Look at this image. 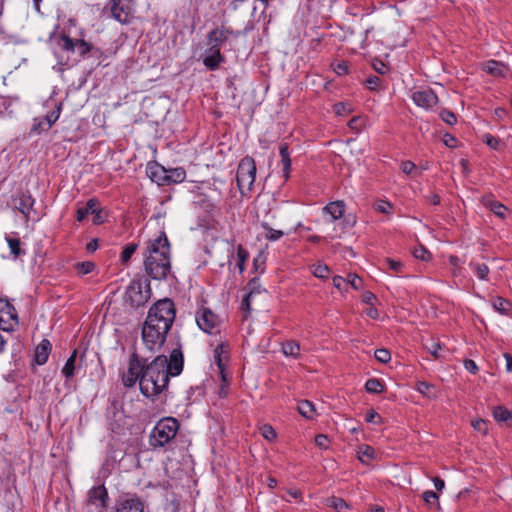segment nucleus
Listing matches in <instances>:
<instances>
[{
	"mask_svg": "<svg viewBox=\"0 0 512 512\" xmlns=\"http://www.w3.org/2000/svg\"><path fill=\"white\" fill-rule=\"evenodd\" d=\"M183 353L180 348L171 351L169 359L158 355L152 362L145 365L140 378V390L146 397H154L162 393L169 383V378L178 376L183 370Z\"/></svg>",
	"mask_w": 512,
	"mask_h": 512,
	"instance_id": "1",
	"label": "nucleus"
},
{
	"mask_svg": "<svg viewBox=\"0 0 512 512\" xmlns=\"http://www.w3.org/2000/svg\"><path fill=\"white\" fill-rule=\"evenodd\" d=\"M146 273L154 280L166 279L171 271L170 243L165 232L148 242L144 253Z\"/></svg>",
	"mask_w": 512,
	"mask_h": 512,
	"instance_id": "2",
	"label": "nucleus"
},
{
	"mask_svg": "<svg viewBox=\"0 0 512 512\" xmlns=\"http://www.w3.org/2000/svg\"><path fill=\"white\" fill-rule=\"evenodd\" d=\"M176 311L174 303L169 298L157 301L148 311L145 322L169 332L175 320Z\"/></svg>",
	"mask_w": 512,
	"mask_h": 512,
	"instance_id": "3",
	"label": "nucleus"
},
{
	"mask_svg": "<svg viewBox=\"0 0 512 512\" xmlns=\"http://www.w3.org/2000/svg\"><path fill=\"white\" fill-rule=\"evenodd\" d=\"M179 422L172 417H166L157 422L150 434V445L160 448L169 443L177 434Z\"/></svg>",
	"mask_w": 512,
	"mask_h": 512,
	"instance_id": "4",
	"label": "nucleus"
},
{
	"mask_svg": "<svg viewBox=\"0 0 512 512\" xmlns=\"http://www.w3.org/2000/svg\"><path fill=\"white\" fill-rule=\"evenodd\" d=\"M168 332L163 331L161 328L155 327L153 324L147 322L142 326V341L145 347L152 351H158L164 344Z\"/></svg>",
	"mask_w": 512,
	"mask_h": 512,
	"instance_id": "5",
	"label": "nucleus"
},
{
	"mask_svg": "<svg viewBox=\"0 0 512 512\" xmlns=\"http://www.w3.org/2000/svg\"><path fill=\"white\" fill-rule=\"evenodd\" d=\"M256 164L253 158L245 157L241 160L237 169V184L240 190H250L255 181Z\"/></svg>",
	"mask_w": 512,
	"mask_h": 512,
	"instance_id": "6",
	"label": "nucleus"
},
{
	"mask_svg": "<svg viewBox=\"0 0 512 512\" xmlns=\"http://www.w3.org/2000/svg\"><path fill=\"white\" fill-rule=\"evenodd\" d=\"M151 290L149 284L143 290L142 283L139 280L132 281L125 292V302L131 307L137 308L144 305L150 298Z\"/></svg>",
	"mask_w": 512,
	"mask_h": 512,
	"instance_id": "7",
	"label": "nucleus"
},
{
	"mask_svg": "<svg viewBox=\"0 0 512 512\" xmlns=\"http://www.w3.org/2000/svg\"><path fill=\"white\" fill-rule=\"evenodd\" d=\"M145 365L140 362L138 356L134 353L129 361L128 369L122 374V383L125 387L131 388L136 382L140 383Z\"/></svg>",
	"mask_w": 512,
	"mask_h": 512,
	"instance_id": "8",
	"label": "nucleus"
},
{
	"mask_svg": "<svg viewBox=\"0 0 512 512\" xmlns=\"http://www.w3.org/2000/svg\"><path fill=\"white\" fill-rule=\"evenodd\" d=\"M144 501L136 494L120 496L115 503L116 512H144Z\"/></svg>",
	"mask_w": 512,
	"mask_h": 512,
	"instance_id": "9",
	"label": "nucleus"
},
{
	"mask_svg": "<svg viewBox=\"0 0 512 512\" xmlns=\"http://www.w3.org/2000/svg\"><path fill=\"white\" fill-rule=\"evenodd\" d=\"M57 44L63 51H77L82 57H85L93 48V46L85 40H73L67 35H61Z\"/></svg>",
	"mask_w": 512,
	"mask_h": 512,
	"instance_id": "10",
	"label": "nucleus"
},
{
	"mask_svg": "<svg viewBox=\"0 0 512 512\" xmlns=\"http://www.w3.org/2000/svg\"><path fill=\"white\" fill-rule=\"evenodd\" d=\"M196 322L199 328L206 333L214 334L218 332L220 320L218 316L208 308H203L201 313L197 314Z\"/></svg>",
	"mask_w": 512,
	"mask_h": 512,
	"instance_id": "11",
	"label": "nucleus"
},
{
	"mask_svg": "<svg viewBox=\"0 0 512 512\" xmlns=\"http://www.w3.org/2000/svg\"><path fill=\"white\" fill-rule=\"evenodd\" d=\"M15 324H17L15 308L8 301L0 299V329L12 331Z\"/></svg>",
	"mask_w": 512,
	"mask_h": 512,
	"instance_id": "12",
	"label": "nucleus"
},
{
	"mask_svg": "<svg viewBox=\"0 0 512 512\" xmlns=\"http://www.w3.org/2000/svg\"><path fill=\"white\" fill-rule=\"evenodd\" d=\"M132 0H110L111 17L120 23H128L131 14Z\"/></svg>",
	"mask_w": 512,
	"mask_h": 512,
	"instance_id": "13",
	"label": "nucleus"
},
{
	"mask_svg": "<svg viewBox=\"0 0 512 512\" xmlns=\"http://www.w3.org/2000/svg\"><path fill=\"white\" fill-rule=\"evenodd\" d=\"M414 103L422 108L429 109L438 102L436 94L431 89L419 90L412 94Z\"/></svg>",
	"mask_w": 512,
	"mask_h": 512,
	"instance_id": "14",
	"label": "nucleus"
},
{
	"mask_svg": "<svg viewBox=\"0 0 512 512\" xmlns=\"http://www.w3.org/2000/svg\"><path fill=\"white\" fill-rule=\"evenodd\" d=\"M108 493L103 485L93 487L88 492V502L97 508H105L108 502Z\"/></svg>",
	"mask_w": 512,
	"mask_h": 512,
	"instance_id": "15",
	"label": "nucleus"
},
{
	"mask_svg": "<svg viewBox=\"0 0 512 512\" xmlns=\"http://www.w3.org/2000/svg\"><path fill=\"white\" fill-rule=\"evenodd\" d=\"M146 173L151 181L158 185L164 186L167 184V169L162 165L156 162H151L147 165Z\"/></svg>",
	"mask_w": 512,
	"mask_h": 512,
	"instance_id": "16",
	"label": "nucleus"
},
{
	"mask_svg": "<svg viewBox=\"0 0 512 512\" xmlns=\"http://www.w3.org/2000/svg\"><path fill=\"white\" fill-rule=\"evenodd\" d=\"M233 32L226 28H215L207 34L206 44L221 48Z\"/></svg>",
	"mask_w": 512,
	"mask_h": 512,
	"instance_id": "17",
	"label": "nucleus"
},
{
	"mask_svg": "<svg viewBox=\"0 0 512 512\" xmlns=\"http://www.w3.org/2000/svg\"><path fill=\"white\" fill-rule=\"evenodd\" d=\"M51 352V343L47 339H43L35 349V361L39 365L47 362Z\"/></svg>",
	"mask_w": 512,
	"mask_h": 512,
	"instance_id": "18",
	"label": "nucleus"
},
{
	"mask_svg": "<svg viewBox=\"0 0 512 512\" xmlns=\"http://www.w3.org/2000/svg\"><path fill=\"white\" fill-rule=\"evenodd\" d=\"M13 202L17 210H19L26 217L29 216V212L34 204V200L30 195L21 194L18 198H15Z\"/></svg>",
	"mask_w": 512,
	"mask_h": 512,
	"instance_id": "19",
	"label": "nucleus"
},
{
	"mask_svg": "<svg viewBox=\"0 0 512 512\" xmlns=\"http://www.w3.org/2000/svg\"><path fill=\"white\" fill-rule=\"evenodd\" d=\"M345 204L343 201L330 202L323 208V212L331 216V220L335 221L343 216Z\"/></svg>",
	"mask_w": 512,
	"mask_h": 512,
	"instance_id": "20",
	"label": "nucleus"
},
{
	"mask_svg": "<svg viewBox=\"0 0 512 512\" xmlns=\"http://www.w3.org/2000/svg\"><path fill=\"white\" fill-rule=\"evenodd\" d=\"M279 153L281 156V163L283 165V174L285 179L289 178L290 169H291V159L288 151V145L286 143H282L279 148Z\"/></svg>",
	"mask_w": 512,
	"mask_h": 512,
	"instance_id": "21",
	"label": "nucleus"
},
{
	"mask_svg": "<svg viewBox=\"0 0 512 512\" xmlns=\"http://www.w3.org/2000/svg\"><path fill=\"white\" fill-rule=\"evenodd\" d=\"M99 205L96 199H90L84 207H80L77 210L76 217L78 221H83L88 215H92L96 211V207Z\"/></svg>",
	"mask_w": 512,
	"mask_h": 512,
	"instance_id": "22",
	"label": "nucleus"
},
{
	"mask_svg": "<svg viewBox=\"0 0 512 512\" xmlns=\"http://www.w3.org/2000/svg\"><path fill=\"white\" fill-rule=\"evenodd\" d=\"M484 71L493 76H503L506 71V66L495 60L487 61L483 66Z\"/></svg>",
	"mask_w": 512,
	"mask_h": 512,
	"instance_id": "23",
	"label": "nucleus"
},
{
	"mask_svg": "<svg viewBox=\"0 0 512 512\" xmlns=\"http://www.w3.org/2000/svg\"><path fill=\"white\" fill-rule=\"evenodd\" d=\"M424 348L435 358L442 359L444 355L441 353L443 350L441 344L432 338L427 339L423 343Z\"/></svg>",
	"mask_w": 512,
	"mask_h": 512,
	"instance_id": "24",
	"label": "nucleus"
},
{
	"mask_svg": "<svg viewBox=\"0 0 512 512\" xmlns=\"http://www.w3.org/2000/svg\"><path fill=\"white\" fill-rule=\"evenodd\" d=\"M358 459L363 464H368L370 460H373L376 456V451L369 445H361L357 450Z\"/></svg>",
	"mask_w": 512,
	"mask_h": 512,
	"instance_id": "25",
	"label": "nucleus"
},
{
	"mask_svg": "<svg viewBox=\"0 0 512 512\" xmlns=\"http://www.w3.org/2000/svg\"><path fill=\"white\" fill-rule=\"evenodd\" d=\"M297 409H298L299 413L307 419H313L316 414L315 406L309 400L300 401L298 403Z\"/></svg>",
	"mask_w": 512,
	"mask_h": 512,
	"instance_id": "26",
	"label": "nucleus"
},
{
	"mask_svg": "<svg viewBox=\"0 0 512 512\" xmlns=\"http://www.w3.org/2000/svg\"><path fill=\"white\" fill-rule=\"evenodd\" d=\"M186 173L183 168H175L167 170V184L181 183L184 181Z\"/></svg>",
	"mask_w": 512,
	"mask_h": 512,
	"instance_id": "27",
	"label": "nucleus"
},
{
	"mask_svg": "<svg viewBox=\"0 0 512 512\" xmlns=\"http://www.w3.org/2000/svg\"><path fill=\"white\" fill-rule=\"evenodd\" d=\"M76 357L77 351L74 350L71 356L67 359L64 367L62 368V373L66 378H70L74 375Z\"/></svg>",
	"mask_w": 512,
	"mask_h": 512,
	"instance_id": "28",
	"label": "nucleus"
},
{
	"mask_svg": "<svg viewBox=\"0 0 512 512\" xmlns=\"http://www.w3.org/2000/svg\"><path fill=\"white\" fill-rule=\"evenodd\" d=\"M203 64L209 69V70H216L221 63L224 62V56H220V59H218L214 55H203Z\"/></svg>",
	"mask_w": 512,
	"mask_h": 512,
	"instance_id": "29",
	"label": "nucleus"
},
{
	"mask_svg": "<svg viewBox=\"0 0 512 512\" xmlns=\"http://www.w3.org/2000/svg\"><path fill=\"white\" fill-rule=\"evenodd\" d=\"M262 228L264 229V237L270 241H276L284 235L283 231L273 229L267 223H263Z\"/></svg>",
	"mask_w": 512,
	"mask_h": 512,
	"instance_id": "30",
	"label": "nucleus"
},
{
	"mask_svg": "<svg viewBox=\"0 0 512 512\" xmlns=\"http://www.w3.org/2000/svg\"><path fill=\"white\" fill-rule=\"evenodd\" d=\"M493 308L501 314H507L511 309V303L502 297H497L493 301Z\"/></svg>",
	"mask_w": 512,
	"mask_h": 512,
	"instance_id": "31",
	"label": "nucleus"
},
{
	"mask_svg": "<svg viewBox=\"0 0 512 512\" xmlns=\"http://www.w3.org/2000/svg\"><path fill=\"white\" fill-rule=\"evenodd\" d=\"M493 416L498 422L511 420L512 413L502 406H497L493 410Z\"/></svg>",
	"mask_w": 512,
	"mask_h": 512,
	"instance_id": "32",
	"label": "nucleus"
},
{
	"mask_svg": "<svg viewBox=\"0 0 512 512\" xmlns=\"http://www.w3.org/2000/svg\"><path fill=\"white\" fill-rule=\"evenodd\" d=\"M282 351L287 356L296 357L299 354L300 346L295 341H287L283 344Z\"/></svg>",
	"mask_w": 512,
	"mask_h": 512,
	"instance_id": "33",
	"label": "nucleus"
},
{
	"mask_svg": "<svg viewBox=\"0 0 512 512\" xmlns=\"http://www.w3.org/2000/svg\"><path fill=\"white\" fill-rule=\"evenodd\" d=\"M327 506L335 509L338 512H343L345 509L348 508V504L345 500L338 497H330L327 499Z\"/></svg>",
	"mask_w": 512,
	"mask_h": 512,
	"instance_id": "34",
	"label": "nucleus"
},
{
	"mask_svg": "<svg viewBox=\"0 0 512 512\" xmlns=\"http://www.w3.org/2000/svg\"><path fill=\"white\" fill-rule=\"evenodd\" d=\"M469 265L475 271L477 277L480 280H486L487 279V276H488V273H489V268H488L487 265L479 264V263H474V262H471Z\"/></svg>",
	"mask_w": 512,
	"mask_h": 512,
	"instance_id": "35",
	"label": "nucleus"
},
{
	"mask_svg": "<svg viewBox=\"0 0 512 512\" xmlns=\"http://www.w3.org/2000/svg\"><path fill=\"white\" fill-rule=\"evenodd\" d=\"M365 388L369 393L378 394L383 391V384L380 380L371 378L366 382Z\"/></svg>",
	"mask_w": 512,
	"mask_h": 512,
	"instance_id": "36",
	"label": "nucleus"
},
{
	"mask_svg": "<svg viewBox=\"0 0 512 512\" xmlns=\"http://www.w3.org/2000/svg\"><path fill=\"white\" fill-rule=\"evenodd\" d=\"M224 352H225V347L222 344L218 345L214 350V359L218 365V368H219L221 374H223V371H224L223 358H222V354ZM222 378H223V380H225L224 375H222Z\"/></svg>",
	"mask_w": 512,
	"mask_h": 512,
	"instance_id": "37",
	"label": "nucleus"
},
{
	"mask_svg": "<svg viewBox=\"0 0 512 512\" xmlns=\"http://www.w3.org/2000/svg\"><path fill=\"white\" fill-rule=\"evenodd\" d=\"M75 269L81 275L91 273L95 269V264L92 261H84L75 264Z\"/></svg>",
	"mask_w": 512,
	"mask_h": 512,
	"instance_id": "38",
	"label": "nucleus"
},
{
	"mask_svg": "<svg viewBox=\"0 0 512 512\" xmlns=\"http://www.w3.org/2000/svg\"><path fill=\"white\" fill-rule=\"evenodd\" d=\"M312 273L315 277L326 279L329 276L330 269L326 264H317L313 267Z\"/></svg>",
	"mask_w": 512,
	"mask_h": 512,
	"instance_id": "39",
	"label": "nucleus"
},
{
	"mask_svg": "<svg viewBox=\"0 0 512 512\" xmlns=\"http://www.w3.org/2000/svg\"><path fill=\"white\" fill-rule=\"evenodd\" d=\"M6 240L9 245L10 252L14 256V258H17L18 256H20L22 253V250L20 247V245H21L20 240L17 238H10V237H7Z\"/></svg>",
	"mask_w": 512,
	"mask_h": 512,
	"instance_id": "40",
	"label": "nucleus"
},
{
	"mask_svg": "<svg viewBox=\"0 0 512 512\" xmlns=\"http://www.w3.org/2000/svg\"><path fill=\"white\" fill-rule=\"evenodd\" d=\"M487 206L498 217H500V218H504L505 217V211H506L507 208L503 204H501L500 202L490 201V202L487 203Z\"/></svg>",
	"mask_w": 512,
	"mask_h": 512,
	"instance_id": "41",
	"label": "nucleus"
},
{
	"mask_svg": "<svg viewBox=\"0 0 512 512\" xmlns=\"http://www.w3.org/2000/svg\"><path fill=\"white\" fill-rule=\"evenodd\" d=\"M59 115H60V107H57L56 110L52 111L51 113H49L48 115L43 117L45 120L44 129H50L52 127V125L58 120Z\"/></svg>",
	"mask_w": 512,
	"mask_h": 512,
	"instance_id": "42",
	"label": "nucleus"
},
{
	"mask_svg": "<svg viewBox=\"0 0 512 512\" xmlns=\"http://www.w3.org/2000/svg\"><path fill=\"white\" fill-rule=\"evenodd\" d=\"M136 249L137 245L134 243H131L124 248V250L121 253V261L123 264H126L130 260L131 256L134 254Z\"/></svg>",
	"mask_w": 512,
	"mask_h": 512,
	"instance_id": "43",
	"label": "nucleus"
},
{
	"mask_svg": "<svg viewBox=\"0 0 512 512\" xmlns=\"http://www.w3.org/2000/svg\"><path fill=\"white\" fill-rule=\"evenodd\" d=\"M374 356L381 363H387L391 359V353L385 348L377 349L374 353Z\"/></svg>",
	"mask_w": 512,
	"mask_h": 512,
	"instance_id": "44",
	"label": "nucleus"
},
{
	"mask_svg": "<svg viewBox=\"0 0 512 512\" xmlns=\"http://www.w3.org/2000/svg\"><path fill=\"white\" fill-rule=\"evenodd\" d=\"M262 436L268 440L272 441L276 438V432L271 425L265 424L260 429Z\"/></svg>",
	"mask_w": 512,
	"mask_h": 512,
	"instance_id": "45",
	"label": "nucleus"
},
{
	"mask_svg": "<svg viewBox=\"0 0 512 512\" xmlns=\"http://www.w3.org/2000/svg\"><path fill=\"white\" fill-rule=\"evenodd\" d=\"M92 215H93V223L95 225L102 224L107 218V212L103 209H100L99 205H97L96 211Z\"/></svg>",
	"mask_w": 512,
	"mask_h": 512,
	"instance_id": "46",
	"label": "nucleus"
},
{
	"mask_svg": "<svg viewBox=\"0 0 512 512\" xmlns=\"http://www.w3.org/2000/svg\"><path fill=\"white\" fill-rule=\"evenodd\" d=\"M347 282L351 285V287L355 290H360L362 288L363 281L356 274H349L347 278Z\"/></svg>",
	"mask_w": 512,
	"mask_h": 512,
	"instance_id": "47",
	"label": "nucleus"
},
{
	"mask_svg": "<svg viewBox=\"0 0 512 512\" xmlns=\"http://www.w3.org/2000/svg\"><path fill=\"white\" fill-rule=\"evenodd\" d=\"M256 293H259V291H255L254 289H252L249 293L245 295L241 302V308L243 310H246L248 312L250 311V303Z\"/></svg>",
	"mask_w": 512,
	"mask_h": 512,
	"instance_id": "48",
	"label": "nucleus"
},
{
	"mask_svg": "<svg viewBox=\"0 0 512 512\" xmlns=\"http://www.w3.org/2000/svg\"><path fill=\"white\" fill-rule=\"evenodd\" d=\"M440 117L448 125H454L457 122L455 114L447 110H443Z\"/></svg>",
	"mask_w": 512,
	"mask_h": 512,
	"instance_id": "49",
	"label": "nucleus"
},
{
	"mask_svg": "<svg viewBox=\"0 0 512 512\" xmlns=\"http://www.w3.org/2000/svg\"><path fill=\"white\" fill-rule=\"evenodd\" d=\"M413 255L416 259L426 261L430 257V253L423 247L420 246L413 251Z\"/></svg>",
	"mask_w": 512,
	"mask_h": 512,
	"instance_id": "50",
	"label": "nucleus"
},
{
	"mask_svg": "<svg viewBox=\"0 0 512 512\" xmlns=\"http://www.w3.org/2000/svg\"><path fill=\"white\" fill-rule=\"evenodd\" d=\"M472 426L473 428L482 433V434H486L487 433V430H488V427H487V422L483 419H477V420H474L472 422Z\"/></svg>",
	"mask_w": 512,
	"mask_h": 512,
	"instance_id": "51",
	"label": "nucleus"
},
{
	"mask_svg": "<svg viewBox=\"0 0 512 512\" xmlns=\"http://www.w3.org/2000/svg\"><path fill=\"white\" fill-rule=\"evenodd\" d=\"M237 257L239 259L238 267H239L240 272H242L244 269V262L248 257V253L246 252V250L244 248L239 246L237 249Z\"/></svg>",
	"mask_w": 512,
	"mask_h": 512,
	"instance_id": "52",
	"label": "nucleus"
},
{
	"mask_svg": "<svg viewBox=\"0 0 512 512\" xmlns=\"http://www.w3.org/2000/svg\"><path fill=\"white\" fill-rule=\"evenodd\" d=\"M391 208V204L387 201L381 200L375 204V209L380 213L388 214L390 213Z\"/></svg>",
	"mask_w": 512,
	"mask_h": 512,
	"instance_id": "53",
	"label": "nucleus"
},
{
	"mask_svg": "<svg viewBox=\"0 0 512 512\" xmlns=\"http://www.w3.org/2000/svg\"><path fill=\"white\" fill-rule=\"evenodd\" d=\"M482 140L492 149H498L499 140L490 134H484Z\"/></svg>",
	"mask_w": 512,
	"mask_h": 512,
	"instance_id": "54",
	"label": "nucleus"
},
{
	"mask_svg": "<svg viewBox=\"0 0 512 512\" xmlns=\"http://www.w3.org/2000/svg\"><path fill=\"white\" fill-rule=\"evenodd\" d=\"M422 496L423 500L428 505L437 502L438 500V495L434 491H425Z\"/></svg>",
	"mask_w": 512,
	"mask_h": 512,
	"instance_id": "55",
	"label": "nucleus"
},
{
	"mask_svg": "<svg viewBox=\"0 0 512 512\" xmlns=\"http://www.w3.org/2000/svg\"><path fill=\"white\" fill-rule=\"evenodd\" d=\"M366 421L369 423L378 424L381 422V417L376 411L369 410L366 414Z\"/></svg>",
	"mask_w": 512,
	"mask_h": 512,
	"instance_id": "56",
	"label": "nucleus"
},
{
	"mask_svg": "<svg viewBox=\"0 0 512 512\" xmlns=\"http://www.w3.org/2000/svg\"><path fill=\"white\" fill-rule=\"evenodd\" d=\"M433 388V385L427 383V382H419L418 385H417V390L423 394V395H426V396H431L430 395V390Z\"/></svg>",
	"mask_w": 512,
	"mask_h": 512,
	"instance_id": "57",
	"label": "nucleus"
},
{
	"mask_svg": "<svg viewBox=\"0 0 512 512\" xmlns=\"http://www.w3.org/2000/svg\"><path fill=\"white\" fill-rule=\"evenodd\" d=\"M45 120L44 118H37L34 120V124L31 128L33 132L40 133L42 131H46L47 129H44Z\"/></svg>",
	"mask_w": 512,
	"mask_h": 512,
	"instance_id": "58",
	"label": "nucleus"
},
{
	"mask_svg": "<svg viewBox=\"0 0 512 512\" xmlns=\"http://www.w3.org/2000/svg\"><path fill=\"white\" fill-rule=\"evenodd\" d=\"M328 437L324 434H319L315 437V444L319 447V448H324L326 449L328 447Z\"/></svg>",
	"mask_w": 512,
	"mask_h": 512,
	"instance_id": "59",
	"label": "nucleus"
},
{
	"mask_svg": "<svg viewBox=\"0 0 512 512\" xmlns=\"http://www.w3.org/2000/svg\"><path fill=\"white\" fill-rule=\"evenodd\" d=\"M334 110L337 115H344L351 111V109L348 108L347 105L343 102H339V103L335 104Z\"/></svg>",
	"mask_w": 512,
	"mask_h": 512,
	"instance_id": "60",
	"label": "nucleus"
},
{
	"mask_svg": "<svg viewBox=\"0 0 512 512\" xmlns=\"http://www.w3.org/2000/svg\"><path fill=\"white\" fill-rule=\"evenodd\" d=\"M207 46H208V48L205 50L203 55H214L218 59H220V56H223L221 54V48H219L217 46L214 47V45H207Z\"/></svg>",
	"mask_w": 512,
	"mask_h": 512,
	"instance_id": "61",
	"label": "nucleus"
},
{
	"mask_svg": "<svg viewBox=\"0 0 512 512\" xmlns=\"http://www.w3.org/2000/svg\"><path fill=\"white\" fill-rule=\"evenodd\" d=\"M379 83H380V78L377 76H370L366 80V84H367L368 88L371 90H375L379 86Z\"/></svg>",
	"mask_w": 512,
	"mask_h": 512,
	"instance_id": "62",
	"label": "nucleus"
},
{
	"mask_svg": "<svg viewBox=\"0 0 512 512\" xmlns=\"http://www.w3.org/2000/svg\"><path fill=\"white\" fill-rule=\"evenodd\" d=\"M416 168L415 164L411 161H404L401 165V170L405 174H411V172Z\"/></svg>",
	"mask_w": 512,
	"mask_h": 512,
	"instance_id": "63",
	"label": "nucleus"
},
{
	"mask_svg": "<svg viewBox=\"0 0 512 512\" xmlns=\"http://www.w3.org/2000/svg\"><path fill=\"white\" fill-rule=\"evenodd\" d=\"M464 366L472 374H476L477 371H478V367H477L476 363L473 360H470V359L465 360L464 361Z\"/></svg>",
	"mask_w": 512,
	"mask_h": 512,
	"instance_id": "64",
	"label": "nucleus"
}]
</instances>
